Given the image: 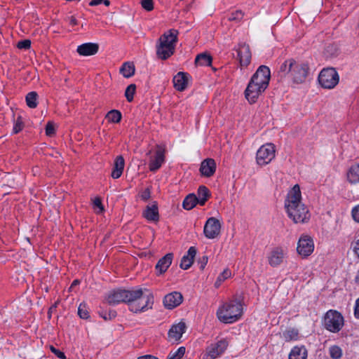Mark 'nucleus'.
Instances as JSON below:
<instances>
[{
  "instance_id": "obj_43",
  "label": "nucleus",
  "mask_w": 359,
  "mask_h": 359,
  "mask_svg": "<svg viewBox=\"0 0 359 359\" xmlns=\"http://www.w3.org/2000/svg\"><path fill=\"white\" fill-rule=\"evenodd\" d=\"M30 46L31 41L29 39L20 41L17 44V47L20 49H29Z\"/></svg>"
},
{
  "instance_id": "obj_56",
  "label": "nucleus",
  "mask_w": 359,
  "mask_h": 359,
  "mask_svg": "<svg viewBox=\"0 0 359 359\" xmlns=\"http://www.w3.org/2000/svg\"><path fill=\"white\" fill-rule=\"evenodd\" d=\"M208 198H198L197 203H199L201 205H203L207 201Z\"/></svg>"
},
{
  "instance_id": "obj_15",
  "label": "nucleus",
  "mask_w": 359,
  "mask_h": 359,
  "mask_svg": "<svg viewBox=\"0 0 359 359\" xmlns=\"http://www.w3.org/2000/svg\"><path fill=\"white\" fill-rule=\"evenodd\" d=\"M262 87L255 83L254 81H250L245 90V97L250 104L255 103L259 96L266 89Z\"/></svg>"
},
{
  "instance_id": "obj_20",
  "label": "nucleus",
  "mask_w": 359,
  "mask_h": 359,
  "mask_svg": "<svg viewBox=\"0 0 359 359\" xmlns=\"http://www.w3.org/2000/svg\"><path fill=\"white\" fill-rule=\"evenodd\" d=\"M99 50V45L96 43H85L77 47L76 52L82 56L95 55Z\"/></svg>"
},
{
  "instance_id": "obj_39",
  "label": "nucleus",
  "mask_w": 359,
  "mask_h": 359,
  "mask_svg": "<svg viewBox=\"0 0 359 359\" xmlns=\"http://www.w3.org/2000/svg\"><path fill=\"white\" fill-rule=\"evenodd\" d=\"M244 13L241 10H237L231 13L228 20L229 21L240 22L243 18Z\"/></svg>"
},
{
  "instance_id": "obj_13",
  "label": "nucleus",
  "mask_w": 359,
  "mask_h": 359,
  "mask_svg": "<svg viewBox=\"0 0 359 359\" xmlns=\"http://www.w3.org/2000/svg\"><path fill=\"white\" fill-rule=\"evenodd\" d=\"M313 239L307 235H302L297 243V253L302 257H307L313 252Z\"/></svg>"
},
{
  "instance_id": "obj_9",
  "label": "nucleus",
  "mask_w": 359,
  "mask_h": 359,
  "mask_svg": "<svg viewBox=\"0 0 359 359\" xmlns=\"http://www.w3.org/2000/svg\"><path fill=\"white\" fill-rule=\"evenodd\" d=\"M275 146L271 143L262 145L257 151L256 161L259 165L269 163L275 157Z\"/></svg>"
},
{
  "instance_id": "obj_59",
  "label": "nucleus",
  "mask_w": 359,
  "mask_h": 359,
  "mask_svg": "<svg viewBox=\"0 0 359 359\" xmlns=\"http://www.w3.org/2000/svg\"><path fill=\"white\" fill-rule=\"evenodd\" d=\"M222 283V281L221 280V278H217L215 283V287H219L221 285Z\"/></svg>"
},
{
  "instance_id": "obj_46",
  "label": "nucleus",
  "mask_w": 359,
  "mask_h": 359,
  "mask_svg": "<svg viewBox=\"0 0 359 359\" xmlns=\"http://www.w3.org/2000/svg\"><path fill=\"white\" fill-rule=\"evenodd\" d=\"M231 276V272L229 269H226L223 271L222 273L219 275L217 278H221V280L223 282Z\"/></svg>"
},
{
  "instance_id": "obj_16",
  "label": "nucleus",
  "mask_w": 359,
  "mask_h": 359,
  "mask_svg": "<svg viewBox=\"0 0 359 359\" xmlns=\"http://www.w3.org/2000/svg\"><path fill=\"white\" fill-rule=\"evenodd\" d=\"M186 329L187 325L184 322L172 325L168 333L169 340L173 342L179 341L182 334L185 332Z\"/></svg>"
},
{
  "instance_id": "obj_33",
  "label": "nucleus",
  "mask_w": 359,
  "mask_h": 359,
  "mask_svg": "<svg viewBox=\"0 0 359 359\" xmlns=\"http://www.w3.org/2000/svg\"><path fill=\"white\" fill-rule=\"evenodd\" d=\"M37 98L38 95L36 92L32 91L29 93L25 97L27 105L32 109H34L37 107Z\"/></svg>"
},
{
  "instance_id": "obj_7",
  "label": "nucleus",
  "mask_w": 359,
  "mask_h": 359,
  "mask_svg": "<svg viewBox=\"0 0 359 359\" xmlns=\"http://www.w3.org/2000/svg\"><path fill=\"white\" fill-rule=\"evenodd\" d=\"M344 324V317L339 312L335 310H330L326 313L324 325L328 331L337 333L341 330Z\"/></svg>"
},
{
  "instance_id": "obj_30",
  "label": "nucleus",
  "mask_w": 359,
  "mask_h": 359,
  "mask_svg": "<svg viewBox=\"0 0 359 359\" xmlns=\"http://www.w3.org/2000/svg\"><path fill=\"white\" fill-rule=\"evenodd\" d=\"M198 202L197 196L194 194H190L184 198L182 206L184 209L189 210L194 208Z\"/></svg>"
},
{
  "instance_id": "obj_41",
  "label": "nucleus",
  "mask_w": 359,
  "mask_h": 359,
  "mask_svg": "<svg viewBox=\"0 0 359 359\" xmlns=\"http://www.w3.org/2000/svg\"><path fill=\"white\" fill-rule=\"evenodd\" d=\"M78 314L81 318L87 319L89 317V313L86 309L85 304H81L78 308Z\"/></svg>"
},
{
  "instance_id": "obj_26",
  "label": "nucleus",
  "mask_w": 359,
  "mask_h": 359,
  "mask_svg": "<svg viewBox=\"0 0 359 359\" xmlns=\"http://www.w3.org/2000/svg\"><path fill=\"white\" fill-rule=\"evenodd\" d=\"M143 215L149 221H158L159 215L157 204L154 203L151 205H147L143 212Z\"/></svg>"
},
{
  "instance_id": "obj_49",
  "label": "nucleus",
  "mask_w": 359,
  "mask_h": 359,
  "mask_svg": "<svg viewBox=\"0 0 359 359\" xmlns=\"http://www.w3.org/2000/svg\"><path fill=\"white\" fill-rule=\"evenodd\" d=\"M352 217L355 222H359V205L352 210Z\"/></svg>"
},
{
  "instance_id": "obj_47",
  "label": "nucleus",
  "mask_w": 359,
  "mask_h": 359,
  "mask_svg": "<svg viewBox=\"0 0 359 359\" xmlns=\"http://www.w3.org/2000/svg\"><path fill=\"white\" fill-rule=\"evenodd\" d=\"M50 348V351H52V353H53L59 358H60V359H66V356H65V353L63 352H62L60 350L55 348L53 346H51Z\"/></svg>"
},
{
  "instance_id": "obj_44",
  "label": "nucleus",
  "mask_w": 359,
  "mask_h": 359,
  "mask_svg": "<svg viewBox=\"0 0 359 359\" xmlns=\"http://www.w3.org/2000/svg\"><path fill=\"white\" fill-rule=\"evenodd\" d=\"M46 135L51 137L55 134V128L52 122H48L46 126Z\"/></svg>"
},
{
  "instance_id": "obj_52",
  "label": "nucleus",
  "mask_w": 359,
  "mask_h": 359,
  "mask_svg": "<svg viewBox=\"0 0 359 359\" xmlns=\"http://www.w3.org/2000/svg\"><path fill=\"white\" fill-rule=\"evenodd\" d=\"M355 255L359 258V239L357 240L353 247Z\"/></svg>"
},
{
  "instance_id": "obj_1",
  "label": "nucleus",
  "mask_w": 359,
  "mask_h": 359,
  "mask_svg": "<svg viewBox=\"0 0 359 359\" xmlns=\"http://www.w3.org/2000/svg\"><path fill=\"white\" fill-rule=\"evenodd\" d=\"M285 207L288 217L294 223L306 222L310 217L308 208L302 202V194L298 184H295L288 192Z\"/></svg>"
},
{
  "instance_id": "obj_24",
  "label": "nucleus",
  "mask_w": 359,
  "mask_h": 359,
  "mask_svg": "<svg viewBox=\"0 0 359 359\" xmlns=\"http://www.w3.org/2000/svg\"><path fill=\"white\" fill-rule=\"evenodd\" d=\"M173 258L172 253H168L164 257L161 258L156 265V269L160 274L165 273L172 264Z\"/></svg>"
},
{
  "instance_id": "obj_60",
  "label": "nucleus",
  "mask_w": 359,
  "mask_h": 359,
  "mask_svg": "<svg viewBox=\"0 0 359 359\" xmlns=\"http://www.w3.org/2000/svg\"><path fill=\"white\" fill-rule=\"evenodd\" d=\"M79 280H74L72 282V285H71V286H70V288H69V289H70V290H71V289H72L74 287L76 286V285H79Z\"/></svg>"
},
{
  "instance_id": "obj_62",
  "label": "nucleus",
  "mask_w": 359,
  "mask_h": 359,
  "mask_svg": "<svg viewBox=\"0 0 359 359\" xmlns=\"http://www.w3.org/2000/svg\"><path fill=\"white\" fill-rule=\"evenodd\" d=\"M355 282L359 285V270L357 272V274L355 277Z\"/></svg>"
},
{
  "instance_id": "obj_53",
  "label": "nucleus",
  "mask_w": 359,
  "mask_h": 359,
  "mask_svg": "<svg viewBox=\"0 0 359 359\" xmlns=\"http://www.w3.org/2000/svg\"><path fill=\"white\" fill-rule=\"evenodd\" d=\"M354 315L356 318L359 319V298L355 302Z\"/></svg>"
},
{
  "instance_id": "obj_23",
  "label": "nucleus",
  "mask_w": 359,
  "mask_h": 359,
  "mask_svg": "<svg viewBox=\"0 0 359 359\" xmlns=\"http://www.w3.org/2000/svg\"><path fill=\"white\" fill-rule=\"evenodd\" d=\"M196 255V249L195 247H190L188 250L187 255L182 257L180 263V267L184 270L188 269L194 263V257Z\"/></svg>"
},
{
  "instance_id": "obj_31",
  "label": "nucleus",
  "mask_w": 359,
  "mask_h": 359,
  "mask_svg": "<svg viewBox=\"0 0 359 359\" xmlns=\"http://www.w3.org/2000/svg\"><path fill=\"white\" fill-rule=\"evenodd\" d=\"M212 61V57L206 53H201L195 59L196 64L201 66H210Z\"/></svg>"
},
{
  "instance_id": "obj_17",
  "label": "nucleus",
  "mask_w": 359,
  "mask_h": 359,
  "mask_svg": "<svg viewBox=\"0 0 359 359\" xmlns=\"http://www.w3.org/2000/svg\"><path fill=\"white\" fill-rule=\"evenodd\" d=\"M183 300L180 292H173L166 294L163 298V305L166 309H172L179 306Z\"/></svg>"
},
{
  "instance_id": "obj_35",
  "label": "nucleus",
  "mask_w": 359,
  "mask_h": 359,
  "mask_svg": "<svg viewBox=\"0 0 359 359\" xmlns=\"http://www.w3.org/2000/svg\"><path fill=\"white\" fill-rule=\"evenodd\" d=\"M329 353L332 359H339L342 356V350L338 346H332L329 348Z\"/></svg>"
},
{
  "instance_id": "obj_38",
  "label": "nucleus",
  "mask_w": 359,
  "mask_h": 359,
  "mask_svg": "<svg viewBox=\"0 0 359 359\" xmlns=\"http://www.w3.org/2000/svg\"><path fill=\"white\" fill-rule=\"evenodd\" d=\"M338 53V48L336 45L334 44H329L326 46L325 48V54L327 56L332 57L337 54Z\"/></svg>"
},
{
  "instance_id": "obj_22",
  "label": "nucleus",
  "mask_w": 359,
  "mask_h": 359,
  "mask_svg": "<svg viewBox=\"0 0 359 359\" xmlns=\"http://www.w3.org/2000/svg\"><path fill=\"white\" fill-rule=\"evenodd\" d=\"M173 84L175 88L178 91H183L187 86L188 77L187 74L180 72L173 78Z\"/></svg>"
},
{
  "instance_id": "obj_54",
  "label": "nucleus",
  "mask_w": 359,
  "mask_h": 359,
  "mask_svg": "<svg viewBox=\"0 0 359 359\" xmlns=\"http://www.w3.org/2000/svg\"><path fill=\"white\" fill-rule=\"evenodd\" d=\"M137 359H158L157 357L151 355H144L137 358Z\"/></svg>"
},
{
  "instance_id": "obj_6",
  "label": "nucleus",
  "mask_w": 359,
  "mask_h": 359,
  "mask_svg": "<svg viewBox=\"0 0 359 359\" xmlns=\"http://www.w3.org/2000/svg\"><path fill=\"white\" fill-rule=\"evenodd\" d=\"M140 295V291L118 290L111 292L107 296V301L109 304H116L121 302L129 304L131 300H134Z\"/></svg>"
},
{
  "instance_id": "obj_10",
  "label": "nucleus",
  "mask_w": 359,
  "mask_h": 359,
  "mask_svg": "<svg viewBox=\"0 0 359 359\" xmlns=\"http://www.w3.org/2000/svg\"><path fill=\"white\" fill-rule=\"evenodd\" d=\"M228 343L225 340H219L216 343L210 344L205 350L203 359H216L226 349Z\"/></svg>"
},
{
  "instance_id": "obj_28",
  "label": "nucleus",
  "mask_w": 359,
  "mask_h": 359,
  "mask_svg": "<svg viewBox=\"0 0 359 359\" xmlns=\"http://www.w3.org/2000/svg\"><path fill=\"white\" fill-rule=\"evenodd\" d=\"M347 179L351 184L359 182V163L354 164L349 168Z\"/></svg>"
},
{
  "instance_id": "obj_25",
  "label": "nucleus",
  "mask_w": 359,
  "mask_h": 359,
  "mask_svg": "<svg viewBox=\"0 0 359 359\" xmlns=\"http://www.w3.org/2000/svg\"><path fill=\"white\" fill-rule=\"evenodd\" d=\"M125 165L124 158L122 156H118L114 163L113 170L111 174V177L114 179L119 178L123 171Z\"/></svg>"
},
{
  "instance_id": "obj_14",
  "label": "nucleus",
  "mask_w": 359,
  "mask_h": 359,
  "mask_svg": "<svg viewBox=\"0 0 359 359\" xmlns=\"http://www.w3.org/2000/svg\"><path fill=\"white\" fill-rule=\"evenodd\" d=\"M286 254V249L279 246L273 248L267 257L269 264L277 267L283 262Z\"/></svg>"
},
{
  "instance_id": "obj_51",
  "label": "nucleus",
  "mask_w": 359,
  "mask_h": 359,
  "mask_svg": "<svg viewBox=\"0 0 359 359\" xmlns=\"http://www.w3.org/2000/svg\"><path fill=\"white\" fill-rule=\"evenodd\" d=\"M208 257L207 256H203L198 261V264H200V269H203L205 266V265L208 263Z\"/></svg>"
},
{
  "instance_id": "obj_2",
  "label": "nucleus",
  "mask_w": 359,
  "mask_h": 359,
  "mask_svg": "<svg viewBox=\"0 0 359 359\" xmlns=\"http://www.w3.org/2000/svg\"><path fill=\"white\" fill-rule=\"evenodd\" d=\"M309 73V65L294 59L285 60L280 67L279 74L281 77L287 76L294 83L300 84L305 82Z\"/></svg>"
},
{
  "instance_id": "obj_19",
  "label": "nucleus",
  "mask_w": 359,
  "mask_h": 359,
  "mask_svg": "<svg viewBox=\"0 0 359 359\" xmlns=\"http://www.w3.org/2000/svg\"><path fill=\"white\" fill-rule=\"evenodd\" d=\"M237 52L241 66L247 67L251 60L250 46L245 43L241 44Z\"/></svg>"
},
{
  "instance_id": "obj_8",
  "label": "nucleus",
  "mask_w": 359,
  "mask_h": 359,
  "mask_svg": "<svg viewBox=\"0 0 359 359\" xmlns=\"http://www.w3.org/2000/svg\"><path fill=\"white\" fill-rule=\"evenodd\" d=\"M339 80V74L334 68L323 69L318 76L319 83L324 88H333Z\"/></svg>"
},
{
  "instance_id": "obj_11",
  "label": "nucleus",
  "mask_w": 359,
  "mask_h": 359,
  "mask_svg": "<svg viewBox=\"0 0 359 359\" xmlns=\"http://www.w3.org/2000/svg\"><path fill=\"white\" fill-rule=\"evenodd\" d=\"M221 227L222 225L219 219L213 217L208 218L203 229L205 236L209 239L217 238L220 234Z\"/></svg>"
},
{
  "instance_id": "obj_57",
  "label": "nucleus",
  "mask_w": 359,
  "mask_h": 359,
  "mask_svg": "<svg viewBox=\"0 0 359 359\" xmlns=\"http://www.w3.org/2000/svg\"><path fill=\"white\" fill-rule=\"evenodd\" d=\"M70 24H71L72 25H77V20H76V19L74 16H72V17L70 18Z\"/></svg>"
},
{
  "instance_id": "obj_3",
  "label": "nucleus",
  "mask_w": 359,
  "mask_h": 359,
  "mask_svg": "<svg viewBox=\"0 0 359 359\" xmlns=\"http://www.w3.org/2000/svg\"><path fill=\"white\" fill-rule=\"evenodd\" d=\"M178 34L177 29H171L161 36L156 44V55L159 59L165 60L174 54Z\"/></svg>"
},
{
  "instance_id": "obj_27",
  "label": "nucleus",
  "mask_w": 359,
  "mask_h": 359,
  "mask_svg": "<svg viewBox=\"0 0 359 359\" xmlns=\"http://www.w3.org/2000/svg\"><path fill=\"white\" fill-rule=\"evenodd\" d=\"M307 350L304 346H294L289 354V359H306Z\"/></svg>"
},
{
  "instance_id": "obj_58",
  "label": "nucleus",
  "mask_w": 359,
  "mask_h": 359,
  "mask_svg": "<svg viewBox=\"0 0 359 359\" xmlns=\"http://www.w3.org/2000/svg\"><path fill=\"white\" fill-rule=\"evenodd\" d=\"M109 318H107V316H103V318L105 319V320H107V319H111V318H114L116 316V312L115 311H113L111 313H109Z\"/></svg>"
},
{
  "instance_id": "obj_63",
  "label": "nucleus",
  "mask_w": 359,
  "mask_h": 359,
  "mask_svg": "<svg viewBox=\"0 0 359 359\" xmlns=\"http://www.w3.org/2000/svg\"><path fill=\"white\" fill-rule=\"evenodd\" d=\"M102 4H104L106 6H109L110 5V1L109 0H103Z\"/></svg>"
},
{
  "instance_id": "obj_32",
  "label": "nucleus",
  "mask_w": 359,
  "mask_h": 359,
  "mask_svg": "<svg viewBox=\"0 0 359 359\" xmlns=\"http://www.w3.org/2000/svg\"><path fill=\"white\" fill-rule=\"evenodd\" d=\"M121 117V113L118 110L112 109L107 114L105 118L111 123H119Z\"/></svg>"
},
{
  "instance_id": "obj_42",
  "label": "nucleus",
  "mask_w": 359,
  "mask_h": 359,
  "mask_svg": "<svg viewBox=\"0 0 359 359\" xmlns=\"http://www.w3.org/2000/svg\"><path fill=\"white\" fill-rule=\"evenodd\" d=\"M140 4L142 7L147 11H151L154 9L153 0H141Z\"/></svg>"
},
{
  "instance_id": "obj_21",
  "label": "nucleus",
  "mask_w": 359,
  "mask_h": 359,
  "mask_svg": "<svg viewBox=\"0 0 359 359\" xmlns=\"http://www.w3.org/2000/svg\"><path fill=\"white\" fill-rule=\"evenodd\" d=\"M216 170V163L212 158H206L202 161L200 172L203 176L210 177Z\"/></svg>"
},
{
  "instance_id": "obj_55",
  "label": "nucleus",
  "mask_w": 359,
  "mask_h": 359,
  "mask_svg": "<svg viewBox=\"0 0 359 359\" xmlns=\"http://www.w3.org/2000/svg\"><path fill=\"white\" fill-rule=\"evenodd\" d=\"M102 1L103 0H92L89 5L91 6H97V5H100L101 4H102Z\"/></svg>"
},
{
  "instance_id": "obj_61",
  "label": "nucleus",
  "mask_w": 359,
  "mask_h": 359,
  "mask_svg": "<svg viewBox=\"0 0 359 359\" xmlns=\"http://www.w3.org/2000/svg\"><path fill=\"white\" fill-rule=\"evenodd\" d=\"M57 306V303H55L53 306H52L49 310H48V316H49V318H50V313L52 312V311H53V309H55Z\"/></svg>"
},
{
  "instance_id": "obj_50",
  "label": "nucleus",
  "mask_w": 359,
  "mask_h": 359,
  "mask_svg": "<svg viewBox=\"0 0 359 359\" xmlns=\"http://www.w3.org/2000/svg\"><path fill=\"white\" fill-rule=\"evenodd\" d=\"M94 206L99 208L100 212H102L104 210L101 199L100 198H96L93 201Z\"/></svg>"
},
{
  "instance_id": "obj_5",
  "label": "nucleus",
  "mask_w": 359,
  "mask_h": 359,
  "mask_svg": "<svg viewBox=\"0 0 359 359\" xmlns=\"http://www.w3.org/2000/svg\"><path fill=\"white\" fill-rule=\"evenodd\" d=\"M135 291H140L141 295L129 302V310L133 313H138L151 309L154 304L153 294L149 293L147 295H144L142 289L135 290Z\"/></svg>"
},
{
  "instance_id": "obj_40",
  "label": "nucleus",
  "mask_w": 359,
  "mask_h": 359,
  "mask_svg": "<svg viewBox=\"0 0 359 359\" xmlns=\"http://www.w3.org/2000/svg\"><path fill=\"white\" fill-rule=\"evenodd\" d=\"M197 194V198H209L210 191L206 187L201 186L198 189Z\"/></svg>"
},
{
  "instance_id": "obj_36",
  "label": "nucleus",
  "mask_w": 359,
  "mask_h": 359,
  "mask_svg": "<svg viewBox=\"0 0 359 359\" xmlns=\"http://www.w3.org/2000/svg\"><path fill=\"white\" fill-rule=\"evenodd\" d=\"M136 90V86L135 84L129 85L125 91V96L128 102H132Z\"/></svg>"
},
{
  "instance_id": "obj_12",
  "label": "nucleus",
  "mask_w": 359,
  "mask_h": 359,
  "mask_svg": "<svg viewBox=\"0 0 359 359\" xmlns=\"http://www.w3.org/2000/svg\"><path fill=\"white\" fill-rule=\"evenodd\" d=\"M270 78L271 72L269 68L265 65H261L252 75L250 81H254L255 83L262 86V88H267Z\"/></svg>"
},
{
  "instance_id": "obj_37",
  "label": "nucleus",
  "mask_w": 359,
  "mask_h": 359,
  "mask_svg": "<svg viewBox=\"0 0 359 359\" xmlns=\"http://www.w3.org/2000/svg\"><path fill=\"white\" fill-rule=\"evenodd\" d=\"M185 351V348L181 346L176 351L170 353L168 359H181L184 356Z\"/></svg>"
},
{
  "instance_id": "obj_45",
  "label": "nucleus",
  "mask_w": 359,
  "mask_h": 359,
  "mask_svg": "<svg viewBox=\"0 0 359 359\" xmlns=\"http://www.w3.org/2000/svg\"><path fill=\"white\" fill-rule=\"evenodd\" d=\"M22 128H23L22 121H21V118L18 117L17 118L15 126L13 127V133L15 134L19 133L20 130H22Z\"/></svg>"
},
{
  "instance_id": "obj_29",
  "label": "nucleus",
  "mask_w": 359,
  "mask_h": 359,
  "mask_svg": "<svg viewBox=\"0 0 359 359\" xmlns=\"http://www.w3.org/2000/svg\"><path fill=\"white\" fill-rule=\"evenodd\" d=\"M135 71V65L133 62H126L120 68V73L125 78H130L134 75Z\"/></svg>"
},
{
  "instance_id": "obj_34",
  "label": "nucleus",
  "mask_w": 359,
  "mask_h": 359,
  "mask_svg": "<svg viewBox=\"0 0 359 359\" xmlns=\"http://www.w3.org/2000/svg\"><path fill=\"white\" fill-rule=\"evenodd\" d=\"M298 331L295 329L287 330L283 334V338L286 341L297 340L298 338Z\"/></svg>"
},
{
  "instance_id": "obj_18",
  "label": "nucleus",
  "mask_w": 359,
  "mask_h": 359,
  "mask_svg": "<svg viewBox=\"0 0 359 359\" xmlns=\"http://www.w3.org/2000/svg\"><path fill=\"white\" fill-rule=\"evenodd\" d=\"M156 147L155 156L151 159L149 164V170L151 172L158 170L165 161L164 149L160 145H157Z\"/></svg>"
},
{
  "instance_id": "obj_4",
  "label": "nucleus",
  "mask_w": 359,
  "mask_h": 359,
  "mask_svg": "<svg viewBox=\"0 0 359 359\" xmlns=\"http://www.w3.org/2000/svg\"><path fill=\"white\" fill-rule=\"evenodd\" d=\"M243 314V306L238 299H231L222 305L217 311L218 319L224 323L237 321Z\"/></svg>"
},
{
  "instance_id": "obj_48",
  "label": "nucleus",
  "mask_w": 359,
  "mask_h": 359,
  "mask_svg": "<svg viewBox=\"0 0 359 359\" xmlns=\"http://www.w3.org/2000/svg\"><path fill=\"white\" fill-rule=\"evenodd\" d=\"M151 196V191L149 188L146 189L144 191L142 192L140 195V198L142 200L146 201H147Z\"/></svg>"
}]
</instances>
